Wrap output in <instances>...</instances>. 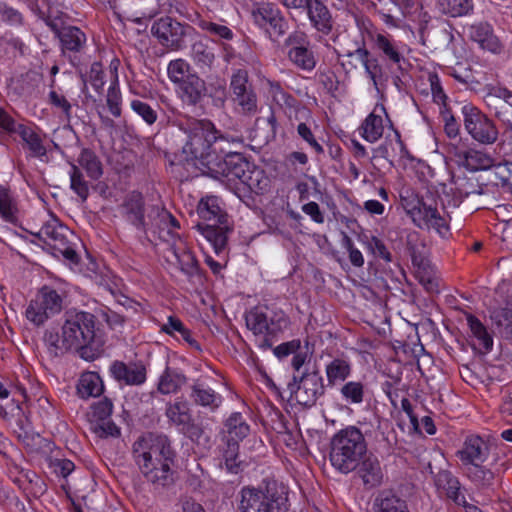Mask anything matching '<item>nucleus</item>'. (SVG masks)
I'll use <instances>...</instances> for the list:
<instances>
[{
    "label": "nucleus",
    "instance_id": "nucleus-3",
    "mask_svg": "<svg viewBox=\"0 0 512 512\" xmlns=\"http://www.w3.org/2000/svg\"><path fill=\"white\" fill-rule=\"evenodd\" d=\"M179 128L187 135L186 143L182 151L188 160L194 161V165L207 175L214 162L212 158L213 140L216 139L217 128L208 119L188 118L186 122H180Z\"/></svg>",
    "mask_w": 512,
    "mask_h": 512
},
{
    "label": "nucleus",
    "instance_id": "nucleus-42",
    "mask_svg": "<svg viewBox=\"0 0 512 512\" xmlns=\"http://www.w3.org/2000/svg\"><path fill=\"white\" fill-rule=\"evenodd\" d=\"M287 58L294 66L307 72L314 70L317 64L315 53L310 46L289 49Z\"/></svg>",
    "mask_w": 512,
    "mask_h": 512
},
{
    "label": "nucleus",
    "instance_id": "nucleus-18",
    "mask_svg": "<svg viewBox=\"0 0 512 512\" xmlns=\"http://www.w3.org/2000/svg\"><path fill=\"white\" fill-rule=\"evenodd\" d=\"M0 128L10 133H16L22 139L31 157L41 158L46 155L47 149L41 136L31 127L17 123L3 109H0Z\"/></svg>",
    "mask_w": 512,
    "mask_h": 512
},
{
    "label": "nucleus",
    "instance_id": "nucleus-49",
    "mask_svg": "<svg viewBox=\"0 0 512 512\" xmlns=\"http://www.w3.org/2000/svg\"><path fill=\"white\" fill-rule=\"evenodd\" d=\"M78 163L83 167L87 175L98 180L103 174V166L99 157L91 149L83 148L78 158Z\"/></svg>",
    "mask_w": 512,
    "mask_h": 512
},
{
    "label": "nucleus",
    "instance_id": "nucleus-62",
    "mask_svg": "<svg viewBox=\"0 0 512 512\" xmlns=\"http://www.w3.org/2000/svg\"><path fill=\"white\" fill-rule=\"evenodd\" d=\"M49 103L60 109L67 120L71 117V104L65 96L58 94L55 90H51L48 94Z\"/></svg>",
    "mask_w": 512,
    "mask_h": 512
},
{
    "label": "nucleus",
    "instance_id": "nucleus-12",
    "mask_svg": "<svg viewBox=\"0 0 512 512\" xmlns=\"http://www.w3.org/2000/svg\"><path fill=\"white\" fill-rule=\"evenodd\" d=\"M69 229L60 224L58 219L51 218L48 220L36 234V236L44 241L55 251V254L62 255L72 264H78L79 256L77 252L69 245L68 235Z\"/></svg>",
    "mask_w": 512,
    "mask_h": 512
},
{
    "label": "nucleus",
    "instance_id": "nucleus-2",
    "mask_svg": "<svg viewBox=\"0 0 512 512\" xmlns=\"http://www.w3.org/2000/svg\"><path fill=\"white\" fill-rule=\"evenodd\" d=\"M132 456L144 478L156 487L174 483L175 452L166 435L146 434L132 445Z\"/></svg>",
    "mask_w": 512,
    "mask_h": 512
},
{
    "label": "nucleus",
    "instance_id": "nucleus-38",
    "mask_svg": "<svg viewBox=\"0 0 512 512\" xmlns=\"http://www.w3.org/2000/svg\"><path fill=\"white\" fill-rule=\"evenodd\" d=\"M186 383L185 374L167 366L159 377L157 390L163 395L176 394Z\"/></svg>",
    "mask_w": 512,
    "mask_h": 512
},
{
    "label": "nucleus",
    "instance_id": "nucleus-39",
    "mask_svg": "<svg viewBox=\"0 0 512 512\" xmlns=\"http://www.w3.org/2000/svg\"><path fill=\"white\" fill-rule=\"evenodd\" d=\"M104 391L103 380L96 372H84L77 383V394L82 399L98 397Z\"/></svg>",
    "mask_w": 512,
    "mask_h": 512
},
{
    "label": "nucleus",
    "instance_id": "nucleus-36",
    "mask_svg": "<svg viewBox=\"0 0 512 512\" xmlns=\"http://www.w3.org/2000/svg\"><path fill=\"white\" fill-rule=\"evenodd\" d=\"M313 26L323 34L332 30V18L327 7L320 0H310L305 6Z\"/></svg>",
    "mask_w": 512,
    "mask_h": 512
},
{
    "label": "nucleus",
    "instance_id": "nucleus-6",
    "mask_svg": "<svg viewBox=\"0 0 512 512\" xmlns=\"http://www.w3.org/2000/svg\"><path fill=\"white\" fill-rule=\"evenodd\" d=\"M39 16L59 39L63 56L71 57L84 50L86 34L79 27L68 23L67 14L50 7L47 11H39Z\"/></svg>",
    "mask_w": 512,
    "mask_h": 512
},
{
    "label": "nucleus",
    "instance_id": "nucleus-58",
    "mask_svg": "<svg viewBox=\"0 0 512 512\" xmlns=\"http://www.w3.org/2000/svg\"><path fill=\"white\" fill-rule=\"evenodd\" d=\"M490 169L502 185H512V163L508 158L505 157L503 162L493 163Z\"/></svg>",
    "mask_w": 512,
    "mask_h": 512
},
{
    "label": "nucleus",
    "instance_id": "nucleus-9",
    "mask_svg": "<svg viewBox=\"0 0 512 512\" xmlns=\"http://www.w3.org/2000/svg\"><path fill=\"white\" fill-rule=\"evenodd\" d=\"M246 326L255 335L277 336L289 328L290 319L274 305H257L245 314Z\"/></svg>",
    "mask_w": 512,
    "mask_h": 512
},
{
    "label": "nucleus",
    "instance_id": "nucleus-5",
    "mask_svg": "<svg viewBox=\"0 0 512 512\" xmlns=\"http://www.w3.org/2000/svg\"><path fill=\"white\" fill-rule=\"evenodd\" d=\"M366 452L367 443L361 430L348 426L332 437L329 459L336 470L348 474L356 470Z\"/></svg>",
    "mask_w": 512,
    "mask_h": 512
},
{
    "label": "nucleus",
    "instance_id": "nucleus-29",
    "mask_svg": "<svg viewBox=\"0 0 512 512\" xmlns=\"http://www.w3.org/2000/svg\"><path fill=\"white\" fill-rule=\"evenodd\" d=\"M178 94L181 101L190 107L200 105L207 94L206 83L198 75H190L178 85Z\"/></svg>",
    "mask_w": 512,
    "mask_h": 512
},
{
    "label": "nucleus",
    "instance_id": "nucleus-8",
    "mask_svg": "<svg viewBox=\"0 0 512 512\" xmlns=\"http://www.w3.org/2000/svg\"><path fill=\"white\" fill-rule=\"evenodd\" d=\"M165 416L171 425L176 426L192 442L200 443L202 439L209 440L208 423L203 419L196 421L193 418L190 404L183 397H178L174 402L167 403Z\"/></svg>",
    "mask_w": 512,
    "mask_h": 512
},
{
    "label": "nucleus",
    "instance_id": "nucleus-37",
    "mask_svg": "<svg viewBox=\"0 0 512 512\" xmlns=\"http://www.w3.org/2000/svg\"><path fill=\"white\" fill-rule=\"evenodd\" d=\"M195 228L211 243L219 254L227 245L228 226L225 224L198 223Z\"/></svg>",
    "mask_w": 512,
    "mask_h": 512
},
{
    "label": "nucleus",
    "instance_id": "nucleus-57",
    "mask_svg": "<svg viewBox=\"0 0 512 512\" xmlns=\"http://www.w3.org/2000/svg\"><path fill=\"white\" fill-rule=\"evenodd\" d=\"M131 109L148 124L153 125L158 119V113L155 107L150 104L134 99L131 101Z\"/></svg>",
    "mask_w": 512,
    "mask_h": 512
},
{
    "label": "nucleus",
    "instance_id": "nucleus-1",
    "mask_svg": "<svg viewBox=\"0 0 512 512\" xmlns=\"http://www.w3.org/2000/svg\"><path fill=\"white\" fill-rule=\"evenodd\" d=\"M96 317L86 311L70 309L64 314L61 335L47 330L44 342L50 355L57 357L75 350L86 361H93L102 352L101 341L95 336Z\"/></svg>",
    "mask_w": 512,
    "mask_h": 512
},
{
    "label": "nucleus",
    "instance_id": "nucleus-53",
    "mask_svg": "<svg viewBox=\"0 0 512 512\" xmlns=\"http://www.w3.org/2000/svg\"><path fill=\"white\" fill-rule=\"evenodd\" d=\"M25 316L29 322L37 327L44 325L49 318H52L38 295L29 302L25 310Z\"/></svg>",
    "mask_w": 512,
    "mask_h": 512
},
{
    "label": "nucleus",
    "instance_id": "nucleus-35",
    "mask_svg": "<svg viewBox=\"0 0 512 512\" xmlns=\"http://www.w3.org/2000/svg\"><path fill=\"white\" fill-rule=\"evenodd\" d=\"M325 373L329 387L345 382L352 373V363L347 356L333 358L325 366Z\"/></svg>",
    "mask_w": 512,
    "mask_h": 512
},
{
    "label": "nucleus",
    "instance_id": "nucleus-4",
    "mask_svg": "<svg viewBox=\"0 0 512 512\" xmlns=\"http://www.w3.org/2000/svg\"><path fill=\"white\" fill-rule=\"evenodd\" d=\"M239 497L236 512L288 511V488L273 479H264L257 488L244 486Z\"/></svg>",
    "mask_w": 512,
    "mask_h": 512
},
{
    "label": "nucleus",
    "instance_id": "nucleus-16",
    "mask_svg": "<svg viewBox=\"0 0 512 512\" xmlns=\"http://www.w3.org/2000/svg\"><path fill=\"white\" fill-rule=\"evenodd\" d=\"M433 202L432 194L426 198L423 197L417 201V205L413 206L408 213L419 228H432L438 234L445 237L449 232V225L437 207L433 205Z\"/></svg>",
    "mask_w": 512,
    "mask_h": 512
},
{
    "label": "nucleus",
    "instance_id": "nucleus-11",
    "mask_svg": "<svg viewBox=\"0 0 512 512\" xmlns=\"http://www.w3.org/2000/svg\"><path fill=\"white\" fill-rule=\"evenodd\" d=\"M192 30L190 25L182 24L169 16L157 19L151 27V33L158 42L172 51H179L186 46V37Z\"/></svg>",
    "mask_w": 512,
    "mask_h": 512
},
{
    "label": "nucleus",
    "instance_id": "nucleus-47",
    "mask_svg": "<svg viewBox=\"0 0 512 512\" xmlns=\"http://www.w3.org/2000/svg\"><path fill=\"white\" fill-rule=\"evenodd\" d=\"M366 385L361 381H345L340 387L342 399L349 405H360L366 396Z\"/></svg>",
    "mask_w": 512,
    "mask_h": 512
},
{
    "label": "nucleus",
    "instance_id": "nucleus-54",
    "mask_svg": "<svg viewBox=\"0 0 512 512\" xmlns=\"http://www.w3.org/2000/svg\"><path fill=\"white\" fill-rule=\"evenodd\" d=\"M70 188L81 198L84 202L89 196L88 183L84 180L83 174L78 166L71 164L70 171Z\"/></svg>",
    "mask_w": 512,
    "mask_h": 512
},
{
    "label": "nucleus",
    "instance_id": "nucleus-34",
    "mask_svg": "<svg viewBox=\"0 0 512 512\" xmlns=\"http://www.w3.org/2000/svg\"><path fill=\"white\" fill-rule=\"evenodd\" d=\"M375 157H381L392 165L395 158H406L408 149L401 139V135L394 130V138L386 137L385 141L374 149Z\"/></svg>",
    "mask_w": 512,
    "mask_h": 512
},
{
    "label": "nucleus",
    "instance_id": "nucleus-51",
    "mask_svg": "<svg viewBox=\"0 0 512 512\" xmlns=\"http://www.w3.org/2000/svg\"><path fill=\"white\" fill-rule=\"evenodd\" d=\"M42 304L52 317L59 314L63 309V296L49 286H43L37 293Z\"/></svg>",
    "mask_w": 512,
    "mask_h": 512
},
{
    "label": "nucleus",
    "instance_id": "nucleus-14",
    "mask_svg": "<svg viewBox=\"0 0 512 512\" xmlns=\"http://www.w3.org/2000/svg\"><path fill=\"white\" fill-rule=\"evenodd\" d=\"M465 130L471 137L482 144H492L497 140L498 130L492 120L477 107L466 104L462 107Z\"/></svg>",
    "mask_w": 512,
    "mask_h": 512
},
{
    "label": "nucleus",
    "instance_id": "nucleus-43",
    "mask_svg": "<svg viewBox=\"0 0 512 512\" xmlns=\"http://www.w3.org/2000/svg\"><path fill=\"white\" fill-rule=\"evenodd\" d=\"M198 214L201 219L212 224H225L227 222V215L223 213L222 209L217 203L216 197H208L206 200H201L198 205Z\"/></svg>",
    "mask_w": 512,
    "mask_h": 512
},
{
    "label": "nucleus",
    "instance_id": "nucleus-50",
    "mask_svg": "<svg viewBox=\"0 0 512 512\" xmlns=\"http://www.w3.org/2000/svg\"><path fill=\"white\" fill-rule=\"evenodd\" d=\"M440 11L451 17H461L473 11V0H437Z\"/></svg>",
    "mask_w": 512,
    "mask_h": 512
},
{
    "label": "nucleus",
    "instance_id": "nucleus-30",
    "mask_svg": "<svg viewBox=\"0 0 512 512\" xmlns=\"http://www.w3.org/2000/svg\"><path fill=\"white\" fill-rule=\"evenodd\" d=\"M356 55L364 66L365 73L373 82L374 87L378 90L379 81L384 76L383 67L379 62V59L372 57L370 51L366 48L364 38L361 44L354 51H348L346 56L352 57Z\"/></svg>",
    "mask_w": 512,
    "mask_h": 512
},
{
    "label": "nucleus",
    "instance_id": "nucleus-31",
    "mask_svg": "<svg viewBox=\"0 0 512 512\" xmlns=\"http://www.w3.org/2000/svg\"><path fill=\"white\" fill-rule=\"evenodd\" d=\"M356 472L367 489L375 488L382 484L383 471L378 458L373 455L362 458L359 461Z\"/></svg>",
    "mask_w": 512,
    "mask_h": 512
},
{
    "label": "nucleus",
    "instance_id": "nucleus-28",
    "mask_svg": "<svg viewBox=\"0 0 512 512\" xmlns=\"http://www.w3.org/2000/svg\"><path fill=\"white\" fill-rule=\"evenodd\" d=\"M489 99V106L494 109L495 116L507 126L506 134H512V92L498 88Z\"/></svg>",
    "mask_w": 512,
    "mask_h": 512
},
{
    "label": "nucleus",
    "instance_id": "nucleus-10",
    "mask_svg": "<svg viewBox=\"0 0 512 512\" xmlns=\"http://www.w3.org/2000/svg\"><path fill=\"white\" fill-rule=\"evenodd\" d=\"M288 389L298 404L312 407L325 394L324 379L317 370L305 372L300 377L294 375Z\"/></svg>",
    "mask_w": 512,
    "mask_h": 512
},
{
    "label": "nucleus",
    "instance_id": "nucleus-22",
    "mask_svg": "<svg viewBox=\"0 0 512 512\" xmlns=\"http://www.w3.org/2000/svg\"><path fill=\"white\" fill-rule=\"evenodd\" d=\"M501 469L496 464H474L465 468V475L479 491H492L495 488Z\"/></svg>",
    "mask_w": 512,
    "mask_h": 512
},
{
    "label": "nucleus",
    "instance_id": "nucleus-45",
    "mask_svg": "<svg viewBox=\"0 0 512 512\" xmlns=\"http://www.w3.org/2000/svg\"><path fill=\"white\" fill-rule=\"evenodd\" d=\"M361 136L368 142L378 141L384 131L383 119L380 115L370 113L359 127Z\"/></svg>",
    "mask_w": 512,
    "mask_h": 512
},
{
    "label": "nucleus",
    "instance_id": "nucleus-44",
    "mask_svg": "<svg viewBox=\"0 0 512 512\" xmlns=\"http://www.w3.org/2000/svg\"><path fill=\"white\" fill-rule=\"evenodd\" d=\"M241 183L256 194H263L269 188V179L265 176L264 171L253 164L246 171Z\"/></svg>",
    "mask_w": 512,
    "mask_h": 512
},
{
    "label": "nucleus",
    "instance_id": "nucleus-48",
    "mask_svg": "<svg viewBox=\"0 0 512 512\" xmlns=\"http://www.w3.org/2000/svg\"><path fill=\"white\" fill-rule=\"evenodd\" d=\"M215 137L216 139L213 140L212 145L211 160L215 164H220L223 161L224 157H227L230 154H235V152H232L230 150V145L232 143L239 142L240 139L229 135H225L218 129L217 133H215Z\"/></svg>",
    "mask_w": 512,
    "mask_h": 512
},
{
    "label": "nucleus",
    "instance_id": "nucleus-55",
    "mask_svg": "<svg viewBox=\"0 0 512 512\" xmlns=\"http://www.w3.org/2000/svg\"><path fill=\"white\" fill-rule=\"evenodd\" d=\"M192 56L201 67H210L215 60L214 49L202 41L193 44Z\"/></svg>",
    "mask_w": 512,
    "mask_h": 512
},
{
    "label": "nucleus",
    "instance_id": "nucleus-64",
    "mask_svg": "<svg viewBox=\"0 0 512 512\" xmlns=\"http://www.w3.org/2000/svg\"><path fill=\"white\" fill-rule=\"evenodd\" d=\"M343 247L348 251L349 253V260L355 267H362L364 264V258L362 253L354 247L352 239L344 234L342 239Z\"/></svg>",
    "mask_w": 512,
    "mask_h": 512
},
{
    "label": "nucleus",
    "instance_id": "nucleus-21",
    "mask_svg": "<svg viewBox=\"0 0 512 512\" xmlns=\"http://www.w3.org/2000/svg\"><path fill=\"white\" fill-rule=\"evenodd\" d=\"M189 399L192 404L210 412H216L223 404V396L208 386L202 379L193 380L189 385Z\"/></svg>",
    "mask_w": 512,
    "mask_h": 512
},
{
    "label": "nucleus",
    "instance_id": "nucleus-60",
    "mask_svg": "<svg viewBox=\"0 0 512 512\" xmlns=\"http://www.w3.org/2000/svg\"><path fill=\"white\" fill-rule=\"evenodd\" d=\"M93 431L99 437L117 436L120 434L119 428L109 418L108 420H101L93 424Z\"/></svg>",
    "mask_w": 512,
    "mask_h": 512
},
{
    "label": "nucleus",
    "instance_id": "nucleus-40",
    "mask_svg": "<svg viewBox=\"0 0 512 512\" xmlns=\"http://www.w3.org/2000/svg\"><path fill=\"white\" fill-rule=\"evenodd\" d=\"M374 512H409L407 502L392 493L384 490L378 494L373 502Z\"/></svg>",
    "mask_w": 512,
    "mask_h": 512
},
{
    "label": "nucleus",
    "instance_id": "nucleus-27",
    "mask_svg": "<svg viewBox=\"0 0 512 512\" xmlns=\"http://www.w3.org/2000/svg\"><path fill=\"white\" fill-rule=\"evenodd\" d=\"M489 318L493 333L512 343V295L505 306L490 309Z\"/></svg>",
    "mask_w": 512,
    "mask_h": 512
},
{
    "label": "nucleus",
    "instance_id": "nucleus-26",
    "mask_svg": "<svg viewBox=\"0 0 512 512\" xmlns=\"http://www.w3.org/2000/svg\"><path fill=\"white\" fill-rule=\"evenodd\" d=\"M488 443L477 435L468 436L463 446L457 451V456L466 467L469 465L484 463L488 457Z\"/></svg>",
    "mask_w": 512,
    "mask_h": 512
},
{
    "label": "nucleus",
    "instance_id": "nucleus-23",
    "mask_svg": "<svg viewBox=\"0 0 512 512\" xmlns=\"http://www.w3.org/2000/svg\"><path fill=\"white\" fill-rule=\"evenodd\" d=\"M121 214L140 233L146 228L147 213L143 196L139 192H131L121 204Z\"/></svg>",
    "mask_w": 512,
    "mask_h": 512
},
{
    "label": "nucleus",
    "instance_id": "nucleus-19",
    "mask_svg": "<svg viewBox=\"0 0 512 512\" xmlns=\"http://www.w3.org/2000/svg\"><path fill=\"white\" fill-rule=\"evenodd\" d=\"M367 35L368 39L373 44V49L378 51L379 55L391 64L398 67L399 70H403L402 65L406 62V59L395 41V39L385 32L372 31L365 28L362 31Z\"/></svg>",
    "mask_w": 512,
    "mask_h": 512
},
{
    "label": "nucleus",
    "instance_id": "nucleus-7",
    "mask_svg": "<svg viewBox=\"0 0 512 512\" xmlns=\"http://www.w3.org/2000/svg\"><path fill=\"white\" fill-rule=\"evenodd\" d=\"M225 434L220 451L224 459L225 468L229 473L238 474L242 468L239 460L240 442L250 433V426L241 413L233 412L225 421Z\"/></svg>",
    "mask_w": 512,
    "mask_h": 512
},
{
    "label": "nucleus",
    "instance_id": "nucleus-20",
    "mask_svg": "<svg viewBox=\"0 0 512 512\" xmlns=\"http://www.w3.org/2000/svg\"><path fill=\"white\" fill-rule=\"evenodd\" d=\"M250 165L242 154H230L220 164L214 163L207 175L221 181L231 182L237 179L242 182Z\"/></svg>",
    "mask_w": 512,
    "mask_h": 512
},
{
    "label": "nucleus",
    "instance_id": "nucleus-41",
    "mask_svg": "<svg viewBox=\"0 0 512 512\" xmlns=\"http://www.w3.org/2000/svg\"><path fill=\"white\" fill-rule=\"evenodd\" d=\"M187 18L212 37L225 40H231L233 38L234 34L229 27L207 20L196 11L190 13Z\"/></svg>",
    "mask_w": 512,
    "mask_h": 512
},
{
    "label": "nucleus",
    "instance_id": "nucleus-32",
    "mask_svg": "<svg viewBox=\"0 0 512 512\" xmlns=\"http://www.w3.org/2000/svg\"><path fill=\"white\" fill-rule=\"evenodd\" d=\"M470 39L479 44L482 49L492 53H500L502 44L494 34L493 28L487 22L474 24L469 29Z\"/></svg>",
    "mask_w": 512,
    "mask_h": 512
},
{
    "label": "nucleus",
    "instance_id": "nucleus-59",
    "mask_svg": "<svg viewBox=\"0 0 512 512\" xmlns=\"http://www.w3.org/2000/svg\"><path fill=\"white\" fill-rule=\"evenodd\" d=\"M113 411V403L110 399L104 398L91 406V415L96 422L108 420Z\"/></svg>",
    "mask_w": 512,
    "mask_h": 512
},
{
    "label": "nucleus",
    "instance_id": "nucleus-25",
    "mask_svg": "<svg viewBox=\"0 0 512 512\" xmlns=\"http://www.w3.org/2000/svg\"><path fill=\"white\" fill-rule=\"evenodd\" d=\"M112 377L119 383L138 386L146 381V368L142 363L126 364L122 361H114L109 368Z\"/></svg>",
    "mask_w": 512,
    "mask_h": 512
},
{
    "label": "nucleus",
    "instance_id": "nucleus-24",
    "mask_svg": "<svg viewBox=\"0 0 512 512\" xmlns=\"http://www.w3.org/2000/svg\"><path fill=\"white\" fill-rule=\"evenodd\" d=\"M434 483L455 505L463 507L468 502L464 494L466 489L451 471L439 470L434 475Z\"/></svg>",
    "mask_w": 512,
    "mask_h": 512
},
{
    "label": "nucleus",
    "instance_id": "nucleus-63",
    "mask_svg": "<svg viewBox=\"0 0 512 512\" xmlns=\"http://www.w3.org/2000/svg\"><path fill=\"white\" fill-rule=\"evenodd\" d=\"M209 97L212 100L213 106L222 109L225 106L227 100V90L223 83L217 82L211 86Z\"/></svg>",
    "mask_w": 512,
    "mask_h": 512
},
{
    "label": "nucleus",
    "instance_id": "nucleus-15",
    "mask_svg": "<svg viewBox=\"0 0 512 512\" xmlns=\"http://www.w3.org/2000/svg\"><path fill=\"white\" fill-rule=\"evenodd\" d=\"M230 89L232 101L242 114L254 115L257 112L258 99L252 84L249 82L247 70L237 69L233 72Z\"/></svg>",
    "mask_w": 512,
    "mask_h": 512
},
{
    "label": "nucleus",
    "instance_id": "nucleus-46",
    "mask_svg": "<svg viewBox=\"0 0 512 512\" xmlns=\"http://www.w3.org/2000/svg\"><path fill=\"white\" fill-rule=\"evenodd\" d=\"M465 318L472 335L478 340V344L485 352L492 350L493 338L487 331L486 326L471 313H465Z\"/></svg>",
    "mask_w": 512,
    "mask_h": 512
},
{
    "label": "nucleus",
    "instance_id": "nucleus-13",
    "mask_svg": "<svg viewBox=\"0 0 512 512\" xmlns=\"http://www.w3.org/2000/svg\"><path fill=\"white\" fill-rule=\"evenodd\" d=\"M146 229L142 230L140 239L151 241L149 233L160 240L169 241L176 237L175 230L180 228L178 220L164 207L153 205L147 210Z\"/></svg>",
    "mask_w": 512,
    "mask_h": 512
},
{
    "label": "nucleus",
    "instance_id": "nucleus-17",
    "mask_svg": "<svg viewBox=\"0 0 512 512\" xmlns=\"http://www.w3.org/2000/svg\"><path fill=\"white\" fill-rule=\"evenodd\" d=\"M251 16L255 24L264 28L269 38L277 42L289 30V23L282 12L271 3H262L252 9Z\"/></svg>",
    "mask_w": 512,
    "mask_h": 512
},
{
    "label": "nucleus",
    "instance_id": "nucleus-56",
    "mask_svg": "<svg viewBox=\"0 0 512 512\" xmlns=\"http://www.w3.org/2000/svg\"><path fill=\"white\" fill-rule=\"evenodd\" d=\"M189 68V64L183 59L172 60L167 68L169 79L177 85L182 84L191 75Z\"/></svg>",
    "mask_w": 512,
    "mask_h": 512
},
{
    "label": "nucleus",
    "instance_id": "nucleus-52",
    "mask_svg": "<svg viewBox=\"0 0 512 512\" xmlns=\"http://www.w3.org/2000/svg\"><path fill=\"white\" fill-rule=\"evenodd\" d=\"M161 331L169 335H174L175 332H178L183 340L192 348L198 351L201 350L200 344L192 337L191 331L187 329L177 317L169 316L167 323L162 325Z\"/></svg>",
    "mask_w": 512,
    "mask_h": 512
},
{
    "label": "nucleus",
    "instance_id": "nucleus-61",
    "mask_svg": "<svg viewBox=\"0 0 512 512\" xmlns=\"http://www.w3.org/2000/svg\"><path fill=\"white\" fill-rule=\"evenodd\" d=\"M301 348V341L299 339H293L288 342L281 343L273 349L274 355L282 360L291 354L296 353Z\"/></svg>",
    "mask_w": 512,
    "mask_h": 512
},
{
    "label": "nucleus",
    "instance_id": "nucleus-33",
    "mask_svg": "<svg viewBox=\"0 0 512 512\" xmlns=\"http://www.w3.org/2000/svg\"><path fill=\"white\" fill-rule=\"evenodd\" d=\"M457 163L471 171L487 170L493 166V158L487 153L475 149L458 150L455 153Z\"/></svg>",
    "mask_w": 512,
    "mask_h": 512
}]
</instances>
